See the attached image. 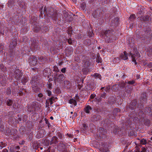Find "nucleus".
<instances>
[{
    "instance_id": "nucleus-1",
    "label": "nucleus",
    "mask_w": 152,
    "mask_h": 152,
    "mask_svg": "<svg viewBox=\"0 0 152 152\" xmlns=\"http://www.w3.org/2000/svg\"><path fill=\"white\" fill-rule=\"evenodd\" d=\"M130 51V55L131 56L132 61L135 64H137L136 59L140 57V54L136 49H134V50Z\"/></svg>"
},
{
    "instance_id": "nucleus-2",
    "label": "nucleus",
    "mask_w": 152,
    "mask_h": 152,
    "mask_svg": "<svg viewBox=\"0 0 152 152\" xmlns=\"http://www.w3.org/2000/svg\"><path fill=\"white\" fill-rule=\"evenodd\" d=\"M110 30H108L104 32V34L106 35L107 38H105V41L108 43L110 42H113V40H115L116 39V38H113L112 36H110L109 37H107V34L110 33Z\"/></svg>"
},
{
    "instance_id": "nucleus-3",
    "label": "nucleus",
    "mask_w": 152,
    "mask_h": 152,
    "mask_svg": "<svg viewBox=\"0 0 152 152\" xmlns=\"http://www.w3.org/2000/svg\"><path fill=\"white\" fill-rule=\"evenodd\" d=\"M37 58L34 56L32 57L29 59V63L31 66H34L37 64Z\"/></svg>"
},
{
    "instance_id": "nucleus-4",
    "label": "nucleus",
    "mask_w": 152,
    "mask_h": 152,
    "mask_svg": "<svg viewBox=\"0 0 152 152\" xmlns=\"http://www.w3.org/2000/svg\"><path fill=\"white\" fill-rule=\"evenodd\" d=\"M50 74V68H46L43 71L44 75L45 77H49Z\"/></svg>"
},
{
    "instance_id": "nucleus-5",
    "label": "nucleus",
    "mask_w": 152,
    "mask_h": 152,
    "mask_svg": "<svg viewBox=\"0 0 152 152\" xmlns=\"http://www.w3.org/2000/svg\"><path fill=\"white\" fill-rule=\"evenodd\" d=\"M120 58L123 60H126L128 59V57L126 52L122 53L120 56Z\"/></svg>"
},
{
    "instance_id": "nucleus-6",
    "label": "nucleus",
    "mask_w": 152,
    "mask_h": 152,
    "mask_svg": "<svg viewBox=\"0 0 152 152\" xmlns=\"http://www.w3.org/2000/svg\"><path fill=\"white\" fill-rule=\"evenodd\" d=\"M56 97H52L49 99L47 100L46 101V105H49V104H50V105H51L53 103V101L55 99H56Z\"/></svg>"
},
{
    "instance_id": "nucleus-7",
    "label": "nucleus",
    "mask_w": 152,
    "mask_h": 152,
    "mask_svg": "<svg viewBox=\"0 0 152 152\" xmlns=\"http://www.w3.org/2000/svg\"><path fill=\"white\" fill-rule=\"evenodd\" d=\"M27 107V111L29 113L33 112L35 110V108L33 107L31 105L28 106Z\"/></svg>"
},
{
    "instance_id": "nucleus-8",
    "label": "nucleus",
    "mask_w": 152,
    "mask_h": 152,
    "mask_svg": "<svg viewBox=\"0 0 152 152\" xmlns=\"http://www.w3.org/2000/svg\"><path fill=\"white\" fill-rule=\"evenodd\" d=\"M38 47V44L37 43H32L31 46V49L33 50H35L37 49V48Z\"/></svg>"
},
{
    "instance_id": "nucleus-9",
    "label": "nucleus",
    "mask_w": 152,
    "mask_h": 152,
    "mask_svg": "<svg viewBox=\"0 0 152 152\" xmlns=\"http://www.w3.org/2000/svg\"><path fill=\"white\" fill-rule=\"evenodd\" d=\"M91 109V107L89 105L87 106L85 108V112L86 113H88Z\"/></svg>"
},
{
    "instance_id": "nucleus-10",
    "label": "nucleus",
    "mask_w": 152,
    "mask_h": 152,
    "mask_svg": "<svg viewBox=\"0 0 152 152\" xmlns=\"http://www.w3.org/2000/svg\"><path fill=\"white\" fill-rule=\"evenodd\" d=\"M69 103L72 104H73L75 106L77 105V103L76 100L73 99H71L69 100Z\"/></svg>"
},
{
    "instance_id": "nucleus-11",
    "label": "nucleus",
    "mask_w": 152,
    "mask_h": 152,
    "mask_svg": "<svg viewBox=\"0 0 152 152\" xmlns=\"http://www.w3.org/2000/svg\"><path fill=\"white\" fill-rule=\"evenodd\" d=\"M140 19L141 20L147 21L148 19V16H144L140 18Z\"/></svg>"
},
{
    "instance_id": "nucleus-12",
    "label": "nucleus",
    "mask_w": 152,
    "mask_h": 152,
    "mask_svg": "<svg viewBox=\"0 0 152 152\" xmlns=\"http://www.w3.org/2000/svg\"><path fill=\"white\" fill-rule=\"evenodd\" d=\"M136 18L135 15L134 14L131 15L129 18L130 20L132 21L134 20Z\"/></svg>"
},
{
    "instance_id": "nucleus-13",
    "label": "nucleus",
    "mask_w": 152,
    "mask_h": 152,
    "mask_svg": "<svg viewBox=\"0 0 152 152\" xmlns=\"http://www.w3.org/2000/svg\"><path fill=\"white\" fill-rule=\"evenodd\" d=\"M140 143L142 145H145L147 143V141L145 139H142L140 141Z\"/></svg>"
},
{
    "instance_id": "nucleus-14",
    "label": "nucleus",
    "mask_w": 152,
    "mask_h": 152,
    "mask_svg": "<svg viewBox=\"0 0 152 152\" xmlns=\"http://www.w3.org/2000/svg\"><path fill=\"white\" fill-rule=\"evenodd\" d=\"M28 80V79L27 77H24L22 79V82L23 84H24L27 82Z\"/></svg>"
},
{
    "instance_id": "nucleus-15",
    "label": "nucleus",
    "mask_w": 152,
    "mask_h": 152,
    "mask_svg": "<svg viewBox=\"0 0 152 152\" xmlns=\"http://www.w3.org/2000/svg\"><path fill=\"white\" fill-rule=\"evenodd\" d=\"M12 101L11 99H9L7 101V104L10 106L12 105Z\"/></svg>"
},
{
    "instance_id": "nucleus-16",
    "label": "nucleus",
    "mask_w": 152,
    "mask_h": 152,
    "mask_svg": "<svg viewBox=\"0 0 152 152\" xmlns=\"http://www.w3.org/2000/svg\"><path fill=\"white\" fill-rule=\"evenodd\" d=\"M40 28L39 27V26H37L34 28V31L36 32H37L38 31H39L40 30Z\"/></svg>"
},
{
    "instance_id": "nucleus-17",
    "label": "nucleus",
    "mask_w": 152,
    "mask_h": 152,
    "mask_svg": "<svg viewBox=\"0 0 152 152\" xmlns=\"http://www.w3.org/2000/svg\"><path fill=\"white\" fill-rule=\"evenodd\" d=\"M102 61V59L100 57H98L96 59V62L98 63H101Z\"/></svg>"
},
{
    "instance_id": "nucleus-18",
    "label": "nucleus",
    "mask_w": 152,
    "mask_h": 152,
    "mask_svg": "<svg viewBox=\"0 0 152 152\" xmlns=\"http://www.w3.org/2000/svg\"><path fill=\"white\" fill-rule=\"evenodd\" d=\"M13 107L14 109H16L18 107V105L17 103H14L13 105Z\"/></svg>"
},
{
    "instance_id": "nucleus-19",
    "label": "nucleus",
    "mask_w": 152,
    "mask_h": 152,
    "mask_svg": "<svg viewBox=\"0 0 152 152\" xmlns=\"http://www.w3.org/2000/svg\"><path fill=\"white\" fill-rule=\"evenodd\" d=\"M10 152H20V151H16L15 149L14 148H11L10 149Z\"/></svg>"
},
{
    "instance_id": "nucleus-20",
    "label": "nucleus",
    "mask_w": 152,
    "mask_h": 152,
    "mask_svg": "<svg viewBox=\"0 0 152 152\" xmlns=\"http://www.w3.org/2000/svg\"><path fill=\"white\" fill-rule=\"evenodd\" d=\"M4 146L5 145L1 142V143L0 144V149H2Z\"/></svg>"
},
{
    "instance_id": "nucleus-21",
    "label": "nucleus",
    "mask_w": 152,
    "mask_h": 152,
    "mask_svg": "<svg viewBox=\"0 0 152 152\" xmlns=\"http://www.w3.org/2000/svg\"><path fill=\"white\" fill-rule=\"evenodd\" d=\"M141 152H146V149L145 148L142 147V151Z\"/></svg>"
},
{
    "instance_id": "nucleus-22",
    "label": "nucleus",
    "mask_w": 152,
    "mask_h": 152,
    "mask_svg": "<svg viewBox=\"0 0 152 152\" xmlns=\"http://www.w3.org/2000/svg\"><path fill=\"white\" fill-rule=\"evenodd\" d=\"M54 70L56 72H57L59 71L58 67L56 66H54Z\"/></svg>"
},
{
    "instance_id": "nucleus-23",
    "label": "nucleus",
    "mask_w": 152,
    "mask_h": 152,
    "mask_svg": "<svg viewBox=\"0 0 152 152\" xmlns=\"http://www.w3.org/2000/svg\"><path fill=\"white\" fill-rule=\"evenodd\" d=\"M133 152H140L139 149L138 147H136L135 149Z\"/></svg>"
},
{
    "instance_id": "nucleus-24",
    "label": "nucleus",
    "mask_w": 152,
    "mask_h": 152,
    "mask_svg": "<svg viewBox=\"0 0 152 152\" xmlns=\"http://www.w3.org/2000/svg\"><path fill=\"white\" fill-rule=\"evenodd\" d=\"M47 92L48 96H50L51 95V92L50 91L47 90Z\"/></svg>"
},
{
    "instance_id": "nucleus-25",
    "label": "nucleus",
    "mask_w": 152,
    "mask_h": 152,
    "mask_svg": "<svg viewBox=\"0 0 152 152\" xmlns=\"http://www.w3.org/2000/svg\"><path fill=\"white\" fill-rule=\"evenodd\" d=\"M72 41L71 39H69L68 40V42L70 44H72Z\"/></svg>"
},
{
    "instance_id": "nucleus-26",
    "label": "nucleus",
    "mask_w": 152,
    "mask_h": 152,
    "mask_svg": "<svg viewBox=\"0 0 152 152\" xmlns=\"http://www.w3.org/2000/svg\"><path fill=\"white\" fill-rule=\"evenodd\" d=\"M134 80H132L131 81H129L128 82V83L129 84H132L134 83Z\"/></svg>"
},
{
    "instance_id": "nucleus-27",
    "label": "nucleus",
    "mask_w": 152,
    "mask_h": 152,
    "mask_svg": "<svg viewBox=\"0 0 152 152\" xmlns=\"http://www.w3.org/2000/svg\"><path fill=\"white\" fill-rule=\"evenodd\" d=\"M61 71L63 73H65L66 71V68H63L61 69Z\"/></svg>"
},
{
    "instance_id": "nucleus-28",
    "label": "nucleus",
    "mask_w": 152,
    "mask_h": 152,
    "mask_svg": "<svg viewBox=\"0 0 152 152\" xmlns=\"http://www.w3.org/2000/svg\"><path fill=\"white\" fill-rule=\"evenodd\" d=\"M114 112H116V111L118 112L120 111V110L118 108H116L114 109Z\"/></svg>"
},
{
    "instance_id": "nucleus-29",
    "label": "nucleus",
    "mask_w": 152,
    "mask_h": 152,
    "mask_svg": "<svg viewBox=\"0 0 152 152\" xmlns=\"http://www.w3.org/2000/svg\"><path fill=\"white\" fill-rule=\"evenodd\" d=\"M77 116V114L75 112L74 113V115H73V117H72V119L73 118H75Z\"/></svg>"
},
{
    "instance_id": "nucleus-30",
    "label": "nucleus",
    "mask_w": 152,
    "mask_h": 152,
    "mask_svg": "<svg viewBox=\"0 0 152 152\" xmlns=\"http://www.w3.org/2000/svg\"><path fill=\"white\" fill-rule=\"evenodd\" d=\"M49 88H50L52 87V84L49 83V84L47 86Z\"/></svg>"
},
{
    "instance_id": "nucleus-31",
    "label": "nucleus",
    "mask_w": 152,
    "mask_h": 152,
    "mask_svg": "<svg viewBox=\"0 0 152 152\" xmlns=\"http://www.w3.org/2000/svg\"><path fill=\"white\" fill-rule=\"evenodd\" d=\"M95 95L94 94H92L90 96V97L91 99H93L94 98V97H95Z\"/></svg>"
},
{
    "instance_id": "nucleus-32",
    "label": "nucleus",
    "mask_w": 152,
    "mask_h": 152,
    "mask_svg": "<svg viewBox=\"0 0 152 152\" xmlns=\"http://www.w3.org/2000/svg\"><path fill=\"white\" fill-rule=\"evenodd\" d=\"M4 83H2V82L1 83V85L2 86H4L5 84L6 83V82L5 80H4Z\"/></svg>"
},
{
    "instance_id": "nucleus-33",
    "label": "nucleus",
    "mask_w": 152,
    "mask_h": 152,
    "mask_svg": "<svg viewBox=\"0 0 152 152\" xmlns=\"http://www.w3.org/2000/svg\"><path fill=\"white\" fill-rule=\"evenodd\" d=\"M38 96L40 97H42L43 96V94L42 93H40L38 95Z\"/></svg>"
},
{
    "instance_id": "nucleus-34",
    "label": "nucleus",
    "mask_w": 152,
    "mask_h": 152,
    "mask_svg": "<svg viewBox=\"0 0 152 152\" xmlns=\"http://www.w3.org/2000/svg\"><path fill=\"white\" fill-rule=\"evenodd\" d=\"M53 140L54 139V140H56V141L53 142H54L55 143H56V142H57V141H56L57 140V137H56L55 136H54V137H53Z\"/></svg>"
},
{
    "instance_id": "nucleus-35",
    "label": "nucleus",
    "mask_w": 152,
    "mask_h": 152,
    "mask_svg": "<svg viewBox=\"0 0 152 152\" xmlns=\"http://www.w3.org/2000/svg\"><path fill=\"white\" fill-rule=\"evenodd\" d=\"M110 89V87H107L105 88V90L106 91H108Z\"/></svg>"
},
{
    "instance_id": "nucleus-36",
    "label": "nucleus",
    "mask_w": 152,
    "mask_h": 152,
    "mask_svg": "<svg viewBox=\"0 0 152 152\" xmlns=\"http://www.w3.org/2000/svg\"><path fill=\"white\" fill-rule=\"evenodd\" d=\"M2 152H8V150L6 149H4Z\"/></svg>"
},
{
    "instance_id": "nucleus-37",
    "label": "nucleus",
    "mask_w": 152,
    "mask_h": 152,
    "mask_svg": "<svg viewBox=\"0 0 152 152\" xmlns=\"http://www.w3.org/2000/svg\"><path fill=\"white\" fill-rule=\"evenodd\" d=\"M20 148V147L19 146H17L15 147V149H17L18 150Z\"/></svg>"
},
{
    "instance_id": "nucleus-38",
    "label": "nucleus",
    "mask_w": 152,
    "mask_h": 152,
    "mask_svg": "<svg viewBox=\"0 0 152 152\" xmlns=\"http://www.w3.org/2000/svg\"><path fill=\"white\" fill-rule=\"evenodd\" d=\"M11 93L10 90H9L7 92V94H10Z\"/></svg>"
},
{
    "instance_id": "nucleus-39",
    "label": "nucleus",
    "mask_w": 152,
    "mask_h": 152,
    "mask_svg": "<svg viewBox=\"0 0 152 152\" xmlns=\"http://www.w3.org/2000/svg\"><path fill=\"white\" fill-rule=\"evenodd\" d=\"M34 78H32V80H31V83H33V81H34Z\"/></svg>"
},
{
    "instance_id": "nucleus-40",
    "label": "nucleus",
    "mask_w": 152,
    "mask_h": 152,
    "mask_svg": "<svg viewBox=\"0 0 152 152\" xmlns=\"http://www.w3.org/2000/svg\"><path fill=\"white\" fill-rule=\"evenodd\" d=\"M116 60H118V62H119V58H114L115 61Z\"/></svg>"
},
{
    "instance_id": "nucleus-41",
    "label": "nucleus",
    "mask_w": 152,
    "mask_h": 152,
    "mask_svg": "<svg viewBox=\"0 0 152 152\" xmlns=\"http://www.w3.org/2000/svg\"><path fill=\"white\" fill-rule=\"evenodd\" d=\"M14 44L13 45V46H14L16 45L17 42H16V41H14Z\"/></svg>"
},
{
    "instance_id": "nucleus-42",
    "label": "nucleus",
    "mask_w": 152,
    "mask_h": 152,
    "mask_svg": "<svg viewBox=\"0 0 152 152\" xmlns=\"http://www.w3.org/2000/svg\"><path fill=\"white\" fill-rule=\"evenodd\" d=\"M67 135H68V136L70 137H72V135L71 134H67Z\"/></svg>"
},
{
    "instance_id": "nucleus-43",
    "label": "nucleus",
    "mask_w": 152,
    "mask_h": 152,
    "mask_svg": "<svg viewBox=\"0 0 152 152\" xmlns=\"http://www.w3.org/2000/svg\"><path fill=\"white\" fill-rule=\"evenodd\" d=\"M26 91V90H23V91L22 92V94L23 95V94H25V93L24 92V91Z\"/></svg>"
},
{
    "instance_id": "nucleus-44",
    "label": "nucleus",
    "mask_w": 152,
    "mask_h": 152,
    "mask_svg": "<svg viewBox=\"0 0 152 152\" xmlns=\"http://www.w3.org/2000/svg\"><path fill=\"white\" fill-rule=\"evenodd\" d=\"M83 126L84 127L86 128L87 127V126H86V125L85 124H83Z\"/></svg>"
},
{
    "instance_id": "nucleus-45",
    "label": "nucleus",
    "mask_w": 152,
    "mask_h": 152,
    "mask_svg": "<svg viewBox=\"0 0 152 152\" xmlns=\"http://www.w3.org/2000/svg\"><path fill=\"white\" fill-rule=\"evenodd\" d=\"M100 137L101 138H103V137H104V136H102V134H101L100 135Z\"/></svg>"
},
{
    "instance_id": "nucleus-46",
    "label": "nucleus",
    "mask_w": 152,
    "mask_h": 152,
    "mask_svg": "<svg viewBox=\"0 0 152 152\" xmlns=\"http://www.w3.org/2000/svg\"><path fill=\"white\" fill-rule=\"evenodd\" d=\"M2 103V101L1 100H0V105H1V104Z\"/></svg>"
},
{
    "instance_id": "nucleus-47",
    "label": "nucleus",
    "mask_w": 152,
    "mask_h": 152,
    "mask_svg": "<svg viewBox=\"0 0 152 152\" xmlns=\"http://www.w3.org/2000/svg\"><path fill=\"white\" fill-rule=\"evenodd\" d=\"M50 118L51 120H53V118L52 116H51Z\"/></svg>"
},
{
    "instance_id": "nucleus-48",
    "label": "nucleus",
    "mask_w": 152,
    "mask_h": 152,
    "mask_svg": "<svg viewBox=\"0 0 152 152\" xmlns=\"http://www.w3.org/2000/svg\"><path fill=\"white\" fill-rule=\"evenodd\" d=\"M137 79H138L139 78V75H137Z\"/></svg>"
},
{
    "instance_id": "nucleus-49",
    "label": "nucleus",
    "mask_w": 152,
    "mask_h": 152,
    "mask_svg": "<svg viewBox=\"0 0 152 152\" xmlns=\"http://www.w3.org/2000/svg\"><path fill=\"white\" fill-rule=\"evenodd\" d=\"M74 2H75L76 0H72Z\"/></svg>"
},
{
    "instance_id": "nucleus-50",
    "label": "nucleus",
    "mask_w": 152,
    "mask_h": 152,
    "mask_svg": "<svg viewBox=\"0 0 152 152\" xmlns=\"http://www.w3.org/2000/svg\"><path fill=\"white\" fill-rule=\"evenodd\" d=\"M70 113H71V114H72L73 113V112H72V111L71 112H70Z\"/></svg>"
},
{
    "instance_id": "nucleus-51",
    "label": "nucleus",
    "mask_w": 152,
    "mask_h": 152,
    "mask_svg": "<svg viewBox=\"0 0 152 152\" xmlns=\"http://www.w3.org/2000/svg\"><path fill=\"white\" fill-rule=\"evenodd\" d=\"M98 49H100V47H98Z\"/></svg>"
},
{
    "instance_id": "nucleus-52",
    "label": "nucleus",
    "mask_w": 152,
    "mask_h": 152,
    "mask_svg": "<svg viewBox=\"0 0 152 152\" xmlns=\"http://www.w3.org/2000/svg\"><path fill=\"white\" fill-rule=\"evenodd\" d=\"M76 132H79V131H78V130H76Z\"/></svg>"
},
{
    "instance_id": "nucleus-53",
    "label": "nucleus",
    "mask_w": 152,
    "mask_h": 152,
    "mask_svg": "<svg viewBox=\"0 0 152 152\" xmlns=\"http://www.w3.org/2000/svg\"><path fill=\"white\" fill-rule=\"evenodd\" d=\"M10 113L11 114H12L13 113L12 112H11Z\"/></svg>"
},
{
    "instance_id": "nucleus-54",
    "label": "nucleus",
    "mask_w": 152,
    "mask_h": 152,
    "mask_svg": "<svg viewBox=\"0 0 152 152\" xmlns=\"http://www.w3.org/2000/svg\"><path fill=\"white\" fill-rule=\"evenodd\" d=\"M104 88V87H102V88H101V90H102L103 89V88Z\"/></svg>"
},
{
    "instance_id": "nucleus-55",
    "label": "nucleus",
    "mask_w": 152,
    "mask_h": 152,
    "mask_svg": "<svg viewBox=\"0 0 152 152\" xmlns=\"http://www.w3.org/2000/svg\"><path fill=\"white\" fill-rule=\"evenodd\" d=\"M100 76V75L99 74H98V76ZM96 76H97V75Z\"/></svg>"
},
{
    "instance_id": "nucleus-56",
    "label": "nucleus",
    "mask_w": 152,
    "mask_h": 152,
    "mask_svg": "<svg viewBox=\"0 0 152 152\" xmlns=\"http://www.w3.org/2000/svg\"><path fill=\"white\" fill-rule=\"evenodd\" d=\"M101 96L102 97H103V95H102Z\"/></svg>"
},
{
    "instance_id": "nucleus-57",
    "label": "nucleus",
    "mask_w": 152,
    "mask_h": 152,
    "mask_svg": "<svg viewBox=\"0 0 152 152\" xmlns=\"http://www.w3.org/2000/svg\"><path fill=\"white\" fill-rule=\"evenodd\" d=\"M32 69H33V70H35L34 68H32Z\"/></svg>"
},
{
    "instance_id": "nucleus-58",
    "label": "nucleus",
    "mask_w": 152,
    "mask_h": 152,
    "mask_svg": "<svg viewBox=\"0 0 152 152\" xmlns=\"http://www.w3.org/2000/svg\"><path fill=\"white\" fill-rule=\"evenodd\" d=\"M72 117V116H70V118H71Z\"/></svg>"
},
{
    "instance_id": "nucleus-59",
    "label": "nucleus",
    "mask_w": 152,
    "mask_h": 152,
    "mask_svg": "<svg viewBox=\"0 0 152 152\" xmlns=\"http://www.w3.org/2000/svg\"><path fill=\"white\" fill-rule=\"evenodd\" d=\"M10 3V1H9V2H8V4H9Z\"/></svg>"
},
{
    "instance_id": "nucleus-60",
    "label": "nucleus",
    "mask_w": 152,
    "mask_h": 152,
    "mask_svg": "<svg viewBox=\"0 0 152 152\" xmlns=\"http://www.w3.org/2000/svg\"><path fill=\"white\" fill-rule=\"evenodd\" d=\"M151 140H152V137H151Z\"/></svg>"
}]
</instances>
